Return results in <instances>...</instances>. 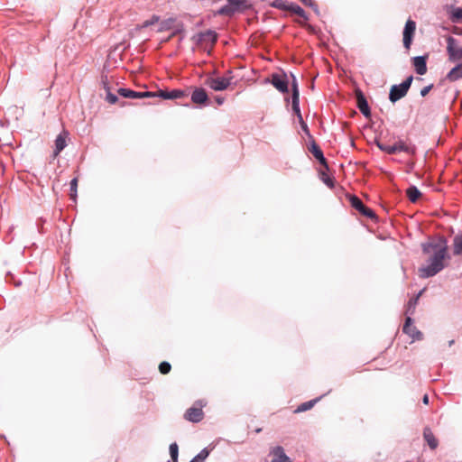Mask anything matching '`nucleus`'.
Masks as SVG:
<instances>
[{
	"label": "nucleus",
	"instance_id": "obj_13",
	"mask_svg": "<svg viewBox=\"0 0 462 462\" xmlns=\"http://www.w3.org/2000/svg\"><path fill=\"white\" fill-rule=\"evenodd\" d=\"M269 457H271V462H291V458L285 454L283 448L281 446L272 448Z\"/></svg>",
	"mask_w": 462,
	"mask_h": 462
},
{
	"label": "nucleus",
	"instance_id": "obj_27",
	"mask_svg": "<svg viewBox=\"0 0 462 462\" xmlns=\"http://www.w3.org/2000/svg\"><path fill=\"white\" fill-rule=\"evenodd\" d=\"M289 11H291L295 14L299 15L300 17H302L304 19H308L306 16L305 11L298 5L295 4H290L288 7Z\"/></svg>",
	"mask_w": 462,
	"mask_h": 462
},
{
	"label": "nucleus",
	"instance_id": "obj_33",
	"mask_svg": "<svg viewBox=\"0 0 462 462\" xmlns=\"http://www.w3.org/2000/svg\"><path fill=\"white\" fill-rule=\"evenodd\" d=\"M179 447L177 443H171L170 445V455L172 460L176 461L178 458Z\"/></svg>",
	"mask_w": 462,
	"mask_h": 462
},
{
	"label": "nucleus",
	"instance_id": "obj_44",
	"mask_svg": "<svg viewBox=\"0 0 462 462\" xmlns=\"http://www.w3.org/2000/svg\"><path fill=\"white\" fill-rule=\"evenodd\" d=\"M422 402L424 404H428L429 403V396L427 394H425L422 398Z\"/></svg>",
	"mask_w": 462,
	"mask_h": 462
},
{
	"label": "nucleus",
	"instance_id": "obj_5",
	"mask_svg": "<svg viewBox=\"0 0 462 462\" xmlns=\"http://www.w3.org/2000/svg\"><path fill=\"white\" fill-rule=\"evenodd\" d=\"M447 52L448 60L452 62L462 60V46L457 47L453 37L447 39Z\"/></svg>",
	"mask_w": 462,
	"mask_h": 462
},
{
	"label": "nucleus",
	"instance_id": "obj_10",
	"mask_svg": "<svg viewBox=\"0 0 462 462\" xmlns=\"http://www.w3.org/2000/svg\"><path fill=\"white\" fill-rule=\"evenodd\" d=\"M271 83L282 93L288 92V79L285 74L274 73L272 75Z\"/></svg>",
	"mask_w": 462,
	"mask_h": 462
},
{
	"label": "nucleus",
	"instance_id": "obj_20",
	"mask_svg": "<svg viewBox=\"0 0 462 462\" xmlns=\"http://www.w3.org/2000/svg\"><path fill=\"white\" fill-rule=\"evenodd\" d=\"M357 106H358L360 112L365 116L367 117L370 116V108H369L368 103L362 93H359L357 95Z\"/></svg>",
	"mask_w": 462,
	"mask_h": 462
},
{
	"label": "nucleus",
	"instance_id": "obj_21",
	"mask_svg": "<svg viewBox=\"0 0 462 462\" xmlns=\"http://www.w3.org/2000/svg\"><path fill=\"white\" fill-rule=\"evenodd\" d=\"M423 438L431 449H435L438 447V439L430 429L424 430Z\"/></svg>",
	"mask_w": 462,
	"mask_h": 462
},
{
	"label": "nucleus",
	"instance_id": "obj_6",
	"mask_svg": "<svg viewBox=\"0 0 462 462\" xmlns=\"http://www.w3.org/2000/svg\"><path fill=\"white\" fill-rule=\"evenodd\" d=\"M350 203L351 206L357 210L361 215L370 218L374 219L375 217V213L369 208H367L362 200L357 198L356 196H352L350 198Z\"/></svg>",
	"mask_w": 462,
	"mask_h": 462
},
{
	"label": "nucleus",
	"instance_id": "obj_11",
	"mask_svg": "<svg viewBox=\"0 0 462 462\" xmlns=\"http://www.w3.org/2000/svg\"><path fill=\"white\" fill-rule=\"evenodd\" d=\"M403 333L407 334L413 340H420L422 339V333L416 328L412 324V319L411 317H407L405 323L402 328Z\"/></svg>",
	"mask_w": 462,
	"mask_h": 462
},
{
	"label": "nucleus",
	"instance_id": "obj_35",
	"mask_svg": "<svg viewBox=\"0 0 462 462\" xmlns=\"http://www.w3.org/2000/svg\"><path fill=\"white\" fill-rule=\"evenodd\" d=\"M160 20V17L158 15H152L150 19L146 20L143 22V27H148V26H151L152 24H155L159 22Z\"/></svg>",
	"mask_w": 462,
	"mask_h": 462
},
{
	"label": "nucleus",
	"instance_id": "obj_9",
	"mask_svg": "<svg viewBox=\"0 0 462 462\" xmlns=\"http://www.w3.org/2000/svg\"><path fill=\"white\" fill-rule=\"evenodd\" d=\"M415 29H416L415 22L409 19L406 22V24H405V27L403 30V45L406 49H410V47H411Z\"/></svg>",
	"mask_w": 462,
	"mask_h": 462
},
{
	"label": "nucleus",
	"instance_id": "obj_16",
	"mask_svg": "<svg viewBox=\"0 0 462 462\" xmlns=\"http://www.w3.org/2000/svg\"><path fill=\"white\" fill-rule=\"evenodd\" d=\"M203 411L200 407H190L189 408L185 414L184 418L192 422H199L203 419Z\"/></svg>",
	"mask_w": 462,
	"mask_h": 462
},
{
	"label": "nucleus",
	"instance_id": "obj_36",
	"mask_svg": "<svg viewBox=\"0 0 462 462\" xmlns=\"http://www.w3.org/2000/svg\"><path fill=\"white\" fill-rule=\"evenodd\" d=\"M272 5L281 10H288L289 7V5H286L282 0H275Z\"/></svg>",
	"mask_w": 462,
	"mask_h": 462
},
{
	"label": "nucleus",
	"instance_id": "obj_23",
	"mask_svg": "<svg viewBox=\"0 0 462 462\" xmlns=\"http://www.w3.org/2000/svg\"><path fill=\"white\" fill-rule=\"evenodd\" d=\"M175 25H176L175 18L171 17V18L162 20L159 24L158 32H165V31L172 30L175 28Z\"/></svg>",
	"mask_w": 462,
	"mask_h": 462
},
{
	"label": "nucleus",
	"instance_id": "obj_41",
	"mask_svg": "<svg viewBox=\"0 0 462 462\" xmlns=\"http://www.w3.org/2000/svg\"><path fill=\"white\" fill-rule=\"evenodd\" d=\"M173 30L174 31L172 32V33L165 40V42L170 41L173 36H175L180 31V29L178 28L176 25H175V28Z\"/></svg>",
	"mask_w": 462,
	"mask_h": 462
},
{
	"label": "nucleus",
	"instance_id": "obj_3",
	"mask_svg": "<svg viewBox=\"0 0 462 462\" xmlns=\"http://www.w3.org/2000/svg\"><path fill=\"white\" fill-rule=\"evenodd\" d=\"M194 39L198 46L202 48L204 51L210 52L217 40V34L215 31L207 30L196 34Z\"/></svg>",
	"mask_w": 462,
	"mask_h": 462
},
{
	"label": "nucleus",
	"instance_id": "obj_38",
	"mask_svg": "<svg viewBox=\"0 0 462 462\" xmlns=\"http://www.w3.org/2000/svg\"><path fill=\"white\" fill-rule=\"evenodd\" d=\"M208 451L206 448H204L196 457H198V458L200 459V461L204 462V460L208 457Z\"/></svg>",
	"mask_w": 462,
	"mask_h": 462
},
{
	"label": "nucleus",
	"instance_id": "obj_4",
	"mask_svg": "<svg viewBox=\"0 0 462 462\" xmlns=\"http://www.w3.org/2000/svg\"><path fill=\"white\" fill-rule=\"evenodd\" d=\"M412 80H413V77L410 76L404 81H402L401 84L393 85L391 88V90L389 93V99L393 103H394V102L400 100L401 98H402L403 97H405L411 85Z\"/></svg>",
	"mask_w": 462,
	"mask_h": 462
},
{
	"label": "nucleus",
	"instance_id": "obj_32",
	"mask_svg": "<svg viewBox=\"0 0 462 462\" xmlns=\"http://www.w3.org/2000/svg\"><path fill=\"white\" fill-rule=\"evenodd\" d=\"M417 301H418V297L412 298L409 300L408 305H407V310H406L407 314H410V315L413 314Z\"/></svg>",
	"mask_w": 462,
	"mask_h": 462
},
{
	"label": "nucleus",
	"instance_id": "obj_12",
	"mask_svg": "<svg viewBox=\"0 0 462 462\" xmlns=\"http://www.w3.org/2000/svg\"><path fill=\"white\" fill-rule=\"evenodd\" d=\"M154 93L155 97H162V99H178L188 96L185 91L180 89H172L170 91L160 89Z\"/></svg>",
	"mask_w": 462,
	"mask_h": 462
},
{
	"label": "nucleus",
	"instance_id": "obj_47",
	"mask_svg": "<svg viewBox=\"0 0 462 462\" xmlns=\"http://www.w3.org/2000/svg\"><path fill=\"white\" fill-rule=\"evenodd\" d=\"M189 462H197V460H194V458H192Z\"/></svg>",
	"mask_w": 462,
	"mask_h": 462
},
{
	"label": "nucleus",
	"instance_id": "obj_18",
	"mask_svg": "<svg viewBox=\"0 0 462 462\" xmlns=\"http://www.w3.org/2000/svg\"><path fill=\"white\" fill-rule=\"evenodd\" d=\"M412 64L415 68V71L419 75H424L427 72L426 58L423 56L414 57Z\"/></svg>",
	"mask_w": 462,
	"mask_h": 462
},
{
	"label": "nucleus",
	"instance_id": "obj_8",
	"mask_svg": "<svg viewBox=\"0 0 462 462\" xmlns=\"http://www.w3.org/2000/svg\"><path fill=\"white\" fill-rule=\"evenodd\" d=\"M118 94L125 98H144V97H155V93L150 91L138 92L129 88H120L118 89Z\"/></svg>",
	"mask_w": 462,
	"mask_h": 462
},
{
	"label": "nucleus",
	"instance_id": "obj_14",
	"mask_svg": "<svg viewBox=\"0 0 462 462\" xmlns=\"http://www.w3.org/2000/svg\"><path fill=\"white\" fill-rule=\"evenodd\" d=\"M191 101L199 106L208 104V97L206 90L202 88H196L191 94Z\"/></svg>",
	"mask_w": 462,
	"mask_h": 462
},
{
	"label": "nucleus",
	"instance_id": "obj_30",
	"mask_svg": "<svg viewBox=\"0 0 462 462\" xmlns=\"http://www.w3.org/2000/svg\"><path fill=\"white\" fill-rule=\"evenodd\" d=\"M450 19L453 23L462 22V8H456L452 11Z\"/></svg>",
	"mask_w": 462,
	"mask_h": 462
},
{
	"label": "nucleus",
	"instance_id": "obj_26",
	"mask_svg": "<svg viewBox=\"0 0 462 462\" xmlns=\"http://www.w3.org/2000/svg\"><path fill=\"white\" fill-rule=\"evenodd\" d=\"M453 254L455 255L462 254V234L454 237L453 241Z\"/></svg>",
	"mask_w": 462,
	"mask_h": 462
},
{
	"label": "nucleus",
	"instance_id": "obj_2",
	"mask_svg": "<svg viewBox=\"0 0 462 462\" xmlns=\"http://www.w3.org/2000/svg\"><path fill=\"white\" fill-rule=\"evenodd\" d=\"M379 149L388 154H396L398 152H405L409 155H414L416 147L410 142L404 140H398L393 144L378 143Z\"/></svg>",
	"mask_w": 462,
	"mask_h": 462
},
{
	"label": "nucleus",
	"instance_id": "obj_45",
	"mask_svg": "<svg viewBox=\"0 0 462 462\" xmlns=\"http://www.w3.org/2000/svg\"><path fill=\"white\" fill-rule=\"evenodd\" d=\"M193 458H194V460H197V462H203V461H200V459H199L198 457H195Z\"/></svg>",
	"mask_w": 462,
	"mask_h": 462
},
{
	"label": "nucleus",
	"instance_id": "obj_42",
	"mask_svg": "<svg viewBox=\"0 0 462 462\" xmlns=\"http://www.w3.org/2000/svg\"><path fill=\"white\" fill-rule=\"evenodd\" d=\"M77 179H73L71 181H70V189L71 191H76V189H77Z\"/></svg>",
	"mask_w": 462,
	"mask_h": 462
},
{
	"label": "nucleus",
	"instance_id": "obj_37",
	"mask_svg": "<svg viewBox=\"0 0 462 462\" xmlns=\"http://www.w3.org/2000/svg\"><path fill=\"white\" fill-rule=\"evenodd\" d=\"M322 180L324 181V183H325L328 187H329V188H333V187H334V180H333L330 177H328V176H327V175H324V176L322 177Z\"/></svg>",
	"mask_w": 462,
	"mask_h": 462
},
{
	"label": "nucleus",
	"instance_id": "obj_25",
	"mask_svg": "<svg viewBox=\"0 0 462 462\" xmlns=\"http://www.w3.org/2000/svg\"><path fill=\"white\" fill-rule=\"evenodd\" d=\"M406 195L411 202H416L421 196L420 191L415 186H411L406 190Z\"/></svg>",
	"mask_w": 462,
	"mask_h": 462
},
{
	"label": "nucleus",
	"instance_id": "obj_24",
	"mask_svg": "<svg viewBox=\"0 0 462 462\" xmlns=\"http://www.w3.org/2000/svg\"><path fill=\"white\" fill-rule=\"evenodd\" d=\"M228 4L234 6L236 12L247 9L250 6L249 0H226Z\"/></svg>",
	"mask_w": 462,
	"mask_h": 462
},
{
	"label": "nucleus",
	"instance_id": "obj_39",
	"mask_svg": "<svg viewBox=\"0 0 462 462\" xmlns=\"http://www.w3.org/2000/svg\"><path fill=\"white\" fill-rule=\"evenodd\" d=\"M433 88V85H429V86H426L424 87L421 90H420V95L421 97H426L429 92L431 90V88Z\"/></svg>",
	"mask_w": 462,
	"mask_h": 462
},
{
	"label": "nucleus",
	"instance_id": "obj_22",
	"mask_svg": "<svg viewBox=\"0 0 462 462\" xmlns=\"http://www.w3.org/2000/svg\"><path fill=\"white\" fill-rule=\"evenodd\" d=\"M310 152L312 153V155L322 164L324 165L325 167H328L327 165V162H326V158L324 157L323 155V152L321 151V149L315 143H313L310 149Z\"/></svg>",
	"mask_w": 462,
	"mask_h": 462
},
{
	"label": "nucleus",
	"instance_id": "obj_19",
	"mask_svg": "<svg viewBox=\"0 0 462 462\" xmlns=\"http://www.w3.org/2000/svg\"><path fill=\"white\" fill-rule=\"evenodd\" d=\"M446 79L450 82H455L462 79V62L451 69L447 74Z\"/></svg>",
	"mask_w": 462,
	"mask_h": 462
},
{
	"label": "nucleus",
	"instance_id": "obj_34",
	"mask_svg": "<svg viewBox=\"0 0 462 462\" xmlns=\"http://www.w3.org/2000/svg\"><path fill=\"white\" fill-rule=\"evenodd\" d=\"M171 365L168 362H162L159 365V370L162 374H167L171 371Z\"/></svg>",
	"mask_w": 462,
	"mask_h": 462
},
{
	"label": "nucleus",
	"instance_id": "obj_29",
	"mask_svg": "<svg viewBox=\"0 0 462 462\" xmlns=\"http://www.w3.org/2000/svg\"><path fill=\"white\" fill-rule=\"evenodd\" d=\"M236 11L234 9V6H232L230 4L227 3V5L222 6L219 10H218V14H222V15H232L236 13Z\"/></svg>",
	"mask_w": 462,
	"mask_h": 462
},
{
	"label": "nucleus",
	"instance_id": "obj_7",
	"mask_svg": "<svg viewBox=\"0 0 462 462\" xmlns=\"http://www.w3.org/2000/svg\"><path fill=\"white\" fill-rule=\"evenodd\" d=\"M230 83V79L226 77L208 78L206 80V84L215 91L226 89Z\"/></svg>",
	"mask_w": 462,
	"mask_h": 462
},
{
	"label": "nucleus",
	"instance_id": "obj_15",
	"mask_svg": "<svg viewBox=\"0 0 462 462\" xmlns=\"http://www.w3.org/2000/svg\"><path fill=\"white\" fill-rule=\"evenodd\" d=\"M300 94L298 89V85L296 80L294 79L292 84V97H291V106L293 112L296 114L299 120H301L302 116L300 109Z\"/></svg>",
	"mask_w": 462,
	"mask_h": 462
},
{
	"label": "nucleus",
	"instance_id": "obj_31",
	"mask_svg": "<svg viewBox=\"0 0 462 462\" xmlns=\"http://www.w3.org/2000/svg\"><path fill=\"white\" fill-rule=\"evenodd\" d=\"M316 402H317L316 400H313V401H310V402H306L301 403L296 409V412H301V411H308V410L311 409Z\"/></svg>",
	"mask_w": 462,
	"mask_h": 462
},
{
	"label": "nucleus",
	"instance_id": "obj_43",
	"mask_svg": "<svg viewBox=\"0 0 462 462\" xmlns=\"http://www.w3.org/2000/svg\"><path fill=\"white\" fill-rule=\"evenodd\" d=\"M225 101V98L222 97H216V102L218 106H221Z\"/></svg>",
	"mask_w": 462,
	"mask_h": 462
},
{
	"label": "nucleus",
	"instance_id": "obj_17",
	"mask_svg": "<svg viewBox=\"0 0 462 462\" xmlns=\"http://www.w3.org/2000/svg\"><path fill=\"white\" fill-rule=\"evenodd\" d=\"M69 133L67 131H62L55 140V149L54 155L57 156L60 152L67 146V138Z\"/></svg>",
	"mask_w": 462,
	"mask_h": 462
},
{
	"label": "nucleus",
	"instance_id": "obj_28",
	"mask_svg": "<svg viewBox=\"0 0 462 462\" xmlns=\"http://www.w3.org/2000/svg\"><path fill=\"white\" fill-rule=\"evenodd\" d=\"M104 88L106 90V101L110 104H116L118 100L117 97L110 92L109 88L106 85V82L103 79Z\"/></svg>",
	"mask_w": 462,
	"mask_h": 462
},
{
	"label": "nucleus",
	"instance_id": "obj_1",
	"mask_svg": "<svg viewBox=\"0 0 462 462\" xmlns=\"http://www.w3.org/2000/svg\"><path fill=\"white\" fill-rule=\"evenodd\" d=\"M422 251L429 254V258L427 264L419 268L420 278L432 277L446 267L445 261L449 259V256L447 240L444 237L422 244Z\"/></svg>",
	"mask_w": 462,
	"mask_h": 462
},
{
	"label": "nucleus",
	"instance_id": "obj_40",
	"mask_svg": "<svg viewBox=\"0 0 462 462\" xmlns=\"http://www.w3.org/2000/svg\"><path fill=\"white\" fill-rule=\"evenodd\" d=\"M300 125H301V129L302 131L307 134H310V130H309V127L307 125V124L304 122L303 118H301V120H299Z\"/></svg>",
	"mask_w": 462,
	"mask_h": 462
},
{
	"label": "nucleus",
	"instance_id": "obj_46",
	"mask_svg": "<svg viewBox=\"0 0 462 462\" xmlns=\"http://www.w3.org/2000/svg\"><path fill=\"white\" fill-rule=\"evenodd\" d=\"M453 343H454V340H450L448 344H449V346H452Z\"/></svg>",
	"mask_w": 462,
	"mask_h": 462
}]
</instances>
